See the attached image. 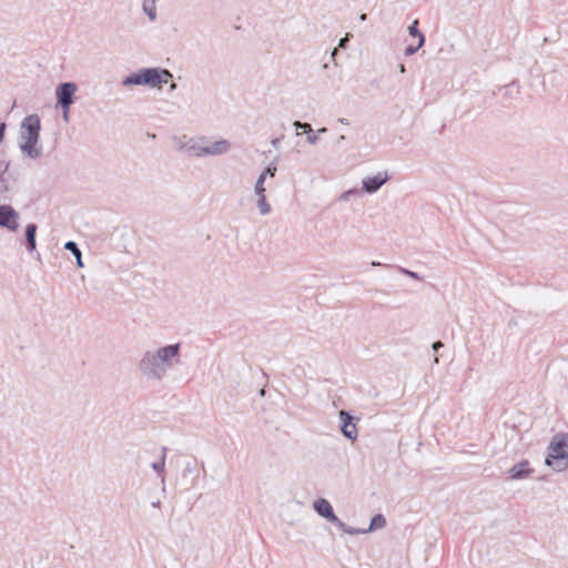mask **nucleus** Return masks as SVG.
Masks as SVG:
<instances>
[{
  "label": "nucleus",
  "instance_id": "nucleus-1",
  "mask_svg": "<svg viewBox=\"0 0 568 568\" xmlns=\"http://www.w3.org/2000/svg\"><path fill=\"white\" fill-rule=\"evenodd\" d=\"M181 343L145 349L138 363V369L148 381H162L178 364H180Z\"/></svg>",
  "mask_w": 568,
  "mask_h": 568
},
{
  "label": "nucleus",
  "instance_id": "nucleus-2",
  "mask_svg": "<svg viewBox=\"0 0 568 568\" xmlns=\"http://www.w3.org/2000/svg\"><path fill=\"white\" fill-rule=\"evenodd\" d=\"M172 77V73L166 69L144 68L125 77L121 84L123 87L146 85L155 88L168 83Z\"/></svg>",
  "mask_w": 568,
  "mask_h": 568
},
{
  "label": "nucleus",
  "instance_id": "nucleus-3",
  "mask_svg": "<svg viewBox=\"0 0 568 568\" xmlns=\"http://www.w3.org/2000/svg\"><path fill=\"white\" fill-rule=\"evenodd\" d=\"M546 465L556 471H564L568 467V434H556L548 446Z\"/></svg>",
  "mask_w": 568,
  "mask_h": 568
},
{
  "label": "nucleus",
  "instance_id": "nucleus-4",
  "mask_svg": "<svg viewBox=\"0 0 568 568\" xmlns=\"http://www.w3.org/2000/svg\"><path fill=\"white\" fill-rule=\"evenodd\" d=\"M78 87L73 82L60 83L55 89V97L58 105L62 109V116L65 122H69L70 108L74 102V94Z\"/></svg>",
  "mask_w": 568,
  "mask_h": 568
},
{
  "label": "nucleus",
  "instance_id": "nucleus-5",
  "mask_svg": "<svg viewBox=\"0 0 568 568\" xmlns=\"http://www.w3.org/2000/svg\"><path fill=\"white\" fill-rule=\"evenodd\" d=\"M10 161L3 152H0V202L8 200V194L12 190L14 180L9 172Z\"/></svg>",
  "mask_w": 568,
  "mask_h": 568
},
{
  "label": "nucleus",
  "instance_id": "nucleus-6",
  "mask_svg": "<svg viewBox=\"0 0 568 568\" xmlns=\"http://www.w3.org/2000/svg\"><path fill=\"white\" fill-rule=\"evenodd\" d=\"M41 120L38 114L27 115L20 125L19 140L40 138Z\"/></svg>",
  "mask_w": 568,
  "mask_h": 568
},
{
  "label": "nucleus",
  "instance_id": "nucleus-7",
  "mask_svg": "<svg viewBox=\"0 0 568 568\" xmlns=\"http://www.w3.org/2000/svg\"><path fill=\"white\" fill-rule=\"evenodd\" d=\"M207 142L206 136H200L197 139L190 138L185 141H180V150H183L189 156L203 158L205 156V143Z\"/></svg>",
  "mask_w": 568,
  "mask_h": 568
},
{
  "label": "nucleus",
  "instance_id": "nucleus-8",
  "mask_svg": "<svg viewBox=\"0 0 568 568\" xmlns=\"http://www.w3.org/2000/svg\"><path fill=\"white\" fill-rule=\"evenodd\" d=\"M19 213L10 205H0V226L11 232L19 229Z\"/></svg>",
  "mask_w": 568,
  "mask_h": 568
},
{
  "label": "nucleus",
  "instance_id": "nucleus-9",
  "mask_svg": "<svg viewBox=\"0 0 568 568\" xmlns=\"http://www.w3.org/2000/svg\"><path fill=\"white\" fill-rule=\"evenodd\" d=\"M19 148L21 153L30 160L39 159L43 153L40 138L19 140Z\"/></svg>",
  "mask_w": 568,
  "mask_h": 568
},
{
  "label": "nucleus",
  "instance_id": "nucleus-10",
  "mask_svg": "<svg viewBox=\"0 0 568 568\" xmlns=\"http://www.w3.org/2000/svg\"><path fill=\"white\" fill-rule=\"evenodd\" d=\"M339 423H341V432L342 434L351 440H355L358 437L357 425L355 423V418L347 410H339L338 413Z\"/></svg>",
  "mask_w": 568,
  "mask_h": 568
},
{
  "label": "nucleus",
  "instance_id": "nucleus-11",
  "mask_svg": "<svg viewBox=\"0 0 568 568\" xmlns=\"http://www.w3.org/2000/svg\"><path fill=\"white\" fill-rule=\"evenodd\" d=\"M388 180L389 175L387 172H378L374 176L364 178L362 181V191L368 194L376 193Z\"/></svg>",
  "mask_w": 568,
  "mask_h": 568
},
{
  "label": "nucleus",
  "instance_id": "nucleus-12",
  "mask_svg": "<svg viewBox=\"0 0 568 568\" xmlns=\"http://www.w3.org/2000/svg\"><path fill=\"white\" fill-rule=\"evenodd\" d=\"M314 510L323 518L334 525L341 524V519L335 515L331 503L325 498H318L313 504Z\"/></svg>",
  "mask_w": 568,
  "mask_h": 568
},
{
  "label": "nucleus",
  "instance_id": "nucleus-13",
  "mask_svg": "<svg viewBox=\"0 0 568 568\" xmlns=\"http://www.w3.org/2000/svg\"><path fill=\"white\" fill-rule=\"evenodd\" d=\"M232 149V143L226 139H220L214 142H207L205 143V156H219L224 155L229 153Z\"/></svg>",
  "mask_w": 568,
  "mask_h": 568
},
{
  "label": "nucleus",
  "instance_id": "nucleus-14",
  "mask_svg": "<svg viewBox=\"0 0 568 568\" xmlns=\"http://www.w3.org/2000/svg\"><path fill=\"white\" fill-rule=\"evenodd\" d=\"M532 469L529 466L528 460H521L518 464L511 466L508 470L509 477L515 480L528 478L532 474Z\"/></svg>",
  "mask_w": 568,
  "mask_h": 568
},
{
  "label": "nucleus",
  "instance_id": "nucleus-15",
  "mask_svg": "<svg viewBox=\"0 0 568 568\" xmlns=\"http://www.w3.org/2000/svg\"><path fill=\"white\" fill-rule=\"evenodd\" d=\"M37 230L38 226L34 223H29L26 227L27 250L29 253H33L37 248Z\"/></svg>",
  "mask_w": 568,
  "mask_h": 568
},
{
  "label": "nucleus",
  "instance_id": "nucleus-16",
  "mask_svg": "<svg viewBox=\"0 0 568 568\" xmlns=\"http://www.w3.org/2000/svg\"><path fill=\"white\" fill-rule=\"evenodd\" d=\"M64 248L69 252L72 253V255L75 257L77 260V265L78 267H83L84 264H83V261H82V253L78 246V244L73 241H68L65 244H64Z\"/></svg>",
  "mask_w": 568,
  "mask_h": 568
},
{
  "label": "nucleus",
  "instance_id": "nucleus-17",
  "mask_svg": "<svg viewBox=\"0 0 568 568\" xmlns=\"http://www.w3.org/2000/svg\"><path fill=\"white\" fill-rule=\"evenodd\" d=\"M156 0H143L142 9L151 21L156 19Z\"/></svg>",
  "mask_w": 568,
  "mask_h": 568
},
{
  "label": "nucleus",
  "instance_id": "nucleus-18",
  "mask_svg": "<svg viewBox=\"0 0 568 568\" xmlns=\"http://www.w3.org/2000/svg\"><path fill=\"white\" fill-rule=\"evenodd\" d=\"M386 526V519L382 514L375 515L369 524L368 528H365L366 534L376 529H382Z\"/></svg>",
  "mask_w": 568,
  "mask_h": 568
},
{
  "label": "nucleus",
  "instance_id": "nucleus-19",
  "mask_svg": "<svg viewBox=\"0 0 568 568\" xmlns=\"http://www.w3.org/2000/svg\"><path fill=\"white\" fill-rule=\"evenodd\" d=\"M257 196V209L261 215H267L271 213V205L267 202L266 195H256Z\"/></svg>",
  "mask_w": 568,
  "mask_h": 568
},
{
  "label": "nucleus",
  "instance_id": "nucleus-20",
  "mask_svg": "<svg viewBox=\"0 0 568 568\" xmlns=\"http://www.w3.org/2000/svg\"><path fill=\"white\" fill-rule=\"evenodd\" d=\"M408 32L412 37L418 38L419 47L425 44V36L418 29V20L413 21V23L408 27Z\"/></svg>",
  "mask_w": 568,
  "mask_h": 568
},
{
  "label": "nucleus",
  "instance_id": "nucleus-21",
  "mask_svg": "<svg viewBox=\"0 0 568 568\" xmlns=\"http://www.w3.org/2000/svg\"><path fill=\"white\" fill-rule=\"evenodd\" d=\"M166 452H168V448L166 447H163L162 448V455L160 457L159 460L154 462L152 464V468L156 471V473H163L164 471V467H165V459H166Z\"/></svg>",
  "mask_w": 568,
  "mask_h": 568
},
{
  "label": "nucleus",
  "instance_id": "nucleus-22",
  "mask_svg": "<svg viewBox=\"0 0 568 568\" xmlns=\"http://www.w3.org/2000/svg\"><path fill=\"white\" fill-rule=\"evenodd\" d=\"M337 528H339L343 532L348 535H361L366 534L365 529H358L347 526L345 523L341 520V524L335 525Z\"/></svg>",
  "mask_w": 568,
  "mask_h": 568
},
{
  "label": "nucleus",
  "instance_id": "nucleus-23",
  "mask_svg": "<svg viewBox=\"0 0 568 568\" xmlns=\"http://www.w3.org/2000/svg\"><path fill=\"white\" fill-rule=\"evenodd\" d=\"M265 181H266V179H264L261 175L257 178V180L255 182V185H254V193H255V195H263V194H265V191H266L265 186H264Z\"/></svg>",
  "mask_w": 568,
  "mask_h": 568
},
{
  "label": "nucleus",
  "instance_id": "nucleus-24",
  "mask_svg": "<svg viewBox=\"0 0 568 568\" xmlns=\"http://www.w3.org/2000/svg\"><path fill=\"white\" fill-rule=\"evenodd\" d=\"M276 172H277V166H276L275 162H272L263 170V172L260 175L263 176L264 179H266L267 176L274 178Z\"/></svg>",
  "mask_w": 568,
  "mask_h": 568
},
{
  "label": "nucleus",
  "instance_id": "nucleus-25",
  "mask_svg": "<svg viewBox=\"0 0 568 568\" xmlns=\"http://www.w3.org/2000/svg\"><path fill=\"white\" fill-rule=\"evenodd\" d=\"M359 190L358 189H349L345 192H343L339 196H338V201L341 202H347L349 201V199L354 195H358L359 194Z\"/></svg>",
  "mask_w": 568,
  "mask_h": 568
},
{
  "label": "nucleus",
  "instance_id": "nucleus-26",
  "mask_svg": "<svg viewBox=\"0 0 568 568\" xmlns=\"http://www.w3.org/2000/svg\"><path fill=\"white\" fill-rule=\"evenodd\" d=\"M293 125L295 126V129L297 130L296 134H300L298 130H302L303 133H306V132H311L312 131V126L311 124L306 123V122H300V121H295L293 123Z\"/></svg>",
  "mask_w": 568,
  "mask_h": 568
},
{
  "label": "nucleus",
  "instance_id": "nucleus-27",
  "mask_svg": "<svg viewBox=\"0 0 568 568\" xmlns=\"http://www.w3.org/2000/svg\"><path fill=\"white\" fill-rule=\"evenodd\" d=\"M398 270H399L400 273H403V274H405V275H407V276H409L412 278L422 280V276H419V274L416 273V272L409 271V270L404 268V267H399Z\"/></svg>",
  "mask_w": 568,
  "mask_h": 568
},
{
  "label": "nucleus",
  "instance_id": "nucleus-28",
  "mask_svg": "<svg viewBox=\"0 0 568 568\" xmlns=\"http://www.w3.org/2000/svg\"><path fill=\"white\" fill-rule=\"evenodd\" d=\"M306 134H307V136H306L307 142L312 145H315L318 141L317 134L314 133L313 130L311 132H306Z\"/></svg>",
  "mask_w": 568,
  "mask_h": 568
},
{
  "label": "nucleus",
  "instance_id": "nucleus-29",
  "mask_svg": "<svg viewBox=\"0 0 568 568\" xmlns=\"http://www.w3.org/2000/svg\"><path fill=\"white\" fill-rule=\"evenodd\" d=\"M420 48L422 47H419V43L416 47L408 45V47H406L404 53H405L406 57H409V55L415 54Z\"/></svg>",
  "mask_w": 568,
  "mask_h": 568
},
{
  "label": "nucleus",
  "instance_id": "nucleus-30",
  "mask_svg": "<svg viewBox=\"0 0 568 568\" xmlns=\"http://www.w3.org/2000/svg\"><path fill=\"white\" fill-rule=\"evenodd\" d=\"M352 34L347 33L344 38H342L338 42V48L345 49L349 42Z\"/></svg>",
  "mask_w": 568,
  "mask_h": 568
},
{
  "label": "nucleus",
  "instance_id": "nucleus-31",
  "mask_svg": "<svg viewBox=\"0 0 568 568\" xmlns=\"http://www.w3.org/2000/svg\"><path fill=\"white\" fill-rule=\"evenodd\" d=\"M282 138H274L271 140V144L274 149H278L281 144Z\"/></svg>",
  "mask_w": 568,
  "mask_h": 568
},
{
  "label": "nucleus",
  "instance_id": "nucleus-32",
  "mask_svg": "<svg viewBox=\"0 0 568 568\" xmlns=\"http://www.w3.org/2000/svg\"><path fill=\"white\" fill-rule=\"evenodd\" d=\"M442 347H444V344L440 341H437V342L433 343V345H432V348L435 352H438V349L442 348Z\"/></svg>",
  "mask_w": 568,
  "mask_h": 568
},
{
  "label": "nucleus",
  "instance_id": "nucleus-33",
  "mask_svg": "<svg viewBox=\"0 0 568 568\" xmlns=\"http://www.w3.org/2000/svg\"><path fill=\"white\" fill-rule=\"evenodd\" d=\"M4 131H6V123H0V142L4 138Z\"/></svg>",
  "mask_w": 568,
  "mask_h": 568
},
{
  "label": "nucleus",
  "instance_id": "nucleus-34",
  "mask_svg": "<svg viewBox=\"0 0 568 568\" xmlns=\"http://www.w3.org/2000/svg\"><path fill=\"white\" fill-rule=\"evenodd\" d=\"M398 69H399L400 73H405L406 72V68H405V65L403 63L399 64Z\"/></svg>",
  "mask_w": 568,
  "mask_h": 568
},
{
  "label": "nucleus",
  "instance_id": "nucleus-35",
  "mask_svg": "<svg viewBox=\"0 0 568 568\" xmlns=\"http://www.w3.org/2000/svg\"><path fill=\"white\" fill-rule=\"evenodd\" d=\"M338 122L342 123V124H346V125L348 124V120L345 119V118H339Z\"/></svg>",
  "mask_w": 568,
  "mask_h": 568
},
{
  "label": "nucleus",
  "instance_id": "nucleus-36",
  "mask_svg": "<svg viewBox=\"0 0 568 568\" xmlns=\"http://www.w3.org/2000/svg\"><path fill=\"white\" fill-rule=\"evenodd\" d=\"M366 19H367L366 13H362V14L359 16V20H361V21H365Z\"/></svg>",
  "mask_w": 568,
  "mask_h": 568
},
{
  "label": "nucleus",
  "instance_id": "nucleus-37",
  "mask_svg": "<svg viewBox=\"0 0 568 568\" xmlns=\"http://www.w3.org/2000/svg\"><path fill=\"white\" fill-rule=\"evenodd\" d=\"M336 53H337V49H334V50L332 51V53H331L332 59H335Z\"/></svg>",
  "mask_w": 568,
  "mask_h": 568
},
{
  "label": "nucleus",
  "instance_id": "nucleus-38",
  "mask_svg": "<svg viewBox=\"0 0 568 568\" xmlns=\"http://www.w3.org/2000/svg\"><path fill=\"white\" fill-rule=\"evenodd\" d=\"M326 131H327L326 128H321V129L317 130V133H325Z\"/></svg>",
  "mask_w": 568,
  "mask_h": 568
},
{
  "label": "nucleus",
  "instance_id": "nucleus-39",
  "mask_svg": "<svg viewBox=\"0 0 568 568\" xmlns=\"http://www.w3.org/2000/svg\"><path fill=\"white\" fill-rule=\"evenodd\" d=\"M372 265H373V266H379V265H382V264H381L379 262L373 261V262H372Z\"/></svg>",
  "mask_w": 568,
  "mask_h": 568
},
{
  "label": "nucleus",
  "instance_id": "nucleus-40",
  "mask_svg": "<svg viewBox=\"0 0 568 568\" xmlns=\"http://www.w3.org/2000/svg\"><path fill=\"white\" fill-rule=\"evenodd\" d=\"M152 506L153 507H159L160 506V501L158 500V501L152 503Z\"/></svg>",
  "mask_w": 568,
  "mask_h": 568
},
{
  "label": "nucleus",
  "instance_id": "nucleus-41",
  "mask_svg": "<svg viewBox=\"0 0 568 568\" xmlns=\"http://www.w3.org/2000/svg\"><path fill=\"white\" fill-rule=\"evenodd\" d=\"M175 89H176V84H175V83H172V84L170 85V90H175Z\"/></svg>",
  "mask_w": 568,
  "mask_h": 568
},
{
  "label": "nucleus",
  "instance_id": "nucleus-42",
  "mask_svg": "<svg viewBox=\"0 0 568 568\" xmlns=\"http://www.w3.org/2000/svg\"><path fill=\"white\" fill-rule=\"evenodd\" d=\"M344 140H345V136L341 135L339 139H338V142L344 141Z\"/></svg>",
  "mask_w": 568,
  "mask_h": 568
},
{
  "label": "nucleus",
  "instance_id": "nucleus-43",
  "mask_svg": "<svg viewBox=\"0 0 568 568\" xmlns=\"http://www.w3.org/2000/svg\"><path fill=\"white\" fill-rule=\"evenodd\" d=\"M438 362H439V361H438V357H435L434 363H436V364H437Z\"/></svg>",
  "mask_w": 568,
  "mask_h": 568
}]
</instances>
